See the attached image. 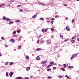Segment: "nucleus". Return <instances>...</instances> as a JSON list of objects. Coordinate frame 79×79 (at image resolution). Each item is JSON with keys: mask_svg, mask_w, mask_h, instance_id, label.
Segmentation results:
<instances>
[{"mask_svg": "<svg viewBox=\"0 0 79 79\" xmlns=\"http://www.w3.org/2000/svg\"><path fill=\"white\" fill-rule=\"evenodd\" d=\"M46 42H47V44L48 45H50V42H51V40H48L46 41Z\"/></svg>", "mask_w": 79, "mask_h": 79, "instance_id": "f257e3e1", "label": "nucleus"}, {"mask_svg": "<svg viewBox=\"0 0 79 79\" xmlns=\"http://www.w3.org/2000/svg\"><path fill=\"white\" fill-rule=\"evenodd\" d=\"M37 13H36V15H35L32 17V18H33V19H35V18L37 17Z\"/></svg>", "mask_w": 79, "mask_h": 79, "instance_id": "f03ea898", "label": "nucleus"}, {"mask_svg": "<svg viewBox=\"0 0 79 79\" xmlns=\"http://www.w3.org/2000/svg\"><path fill=\"white\" fill-rule=\"evenodd\" d=\"M13 73L12 72H10L9 73V75L10 77H12V76H13Z\"/></svg>", "mask_w": 79, "mask_h": 79, "instance_id": "7ed1b4c3", "label": "nucleus"}, {"mask_svg": "<svg viewBox=\"0 0 79 79\" xmlns=\"http://www.w3.org/2000/svg\"><path fill=\"white\" fill-rule=\"evenodd\" d=\"M77 55V54H75L73 55L72 57L73 58H74L75 56H76Z\"/></svg>", "mask_w": 79, "mask_h": 79, "instance_id": "20e7f679", "label": "nucleus"}, {"mask_svg": "<svg viewBox=\"0 0 79 79\" xmlns=\"http://www.w3.org/2000/svg\"><path fill=\"white\" fill-rule=\"evenodd\" d=\"M66 29L68 31H69V28L68 26H67L66 27Z\"/></svg>", "mask_w": 79, "mask_h": 79, "instance_id": "39448f33", "label": "nucleus"}, {"mask_svg": "<svg viewBox=\"0 0 79 79\" xmlns=\"http://www.w3.org/2000/svg\"><path fill=\"white\" fill-rule=\"evenodd\" d=\"M47 60H46L45 61H43L41 62V64H45V63L47 62Z\"/></svg>", "mask_w": 79, "mask_h": 79, "instance_id": "423d86ee", "label": "nucleus"}, {"mask_svg": "<svg viewBox=\"0 0 79 79\" xmlns=\"http://www.w3.org/2000/svg\"><path fill=\"white\" fill-rule=\"evenodd\" d=\"M52 65V64L49 65L48 66L46 67V68H47V69H48V68H50V66H51Z\"/></svg>", "mask_w": 79, "mask_h": 79, "instance_id": "0eeeda50", "label": "nucleus"}, {"mask_svg": "<svg viewBox=\"0 0 79 79\" xmlns=\"http://www.w3.org/2000/svg\"><path fill=\"white\" fill-rule=\"evenodd\" d=\"M14 23V22L13 21H11V22H9V24H10V25L11 24H13Z\"/></svg>", "mask_w": 79, "mask_h": 79, "instance_id": "6e6552de", "label": "nucleus"}, {"mask_svg": "<svg viewBox=\"0 0 79 79\" xmlns=\"http://www.w3.org/2000/svg\"><path fill=\"white\" fill-rule=\"evenodd\" d=\"M11 41H12V42L13 43H14V42H15V40H14V39H11V40H10V42H11Z\"/></svg>", "mask_w": 79, "mask_h": 79, "instance_id": "1a4fd4ad", "label": "nucleus"}, {"mask_svg": "<svg viewBox=\"0 0 79 79\" xmlns=\"http://www.w3.org/2000/svg\"><path fill=\"white\" fill-rule=\"evenodd\" d=\"M5 4H2L0 5V6L1 7H2V6H5Z\"/></svg>", "mask_w": 79, "mask_h": 79, "instance_id": "9d476101", "label": "nucleus"}, {"mask_svg": "<svg viewBox=\"0 0 79 79\" xmlns=\"http://www.w3.org/2000/svg\"><path fill=\"white\" fill-rule=\"evenodd\" d=\"M30 69V67H28L26 69L27 71H29Z\"/></svg>", "mask_w": 79, "mask_h": 79, "instance_id": "9b49d317", "label": "nucleus"}, {"mask_svg": "<svg viewBox=\"0 0 79 79\" xmlns=\"http://www.w3.org/2000/svg\"><path fill=\"white\" fill-rule=\"evenodd\" d=\"M6 21H10V19L9 18H6Z\"/></svg>", "mask_w": 79, "mask_h": 79, "instance_id": "f8f14e48", "label": "nucleus"}, {"mask_svg": "<svg viewBox=\"0 0 79 79\" xmlns=\"http://www.w3.org/2000/svg\"><path fill=\"white\" fill-rule=\"evenodd\" d=\"M22 78H23L22 77H17V79H22Z\"/></svg>", "mask_w": 79, "mask_h": 79, "instance_id": "ddd939ff", "label": "nucleus"}, {"mask_svg": "<svg viewBox=\"0 0 79 79\" xmlns=\"http://www.w3.org/2000/svg\"><path fill=\"white\" fill-rule=\"evenodd\" d=\"M40 5H45V4L44 3H40Z\"/></svg>", "mask_w": 79, "mask_h": 79, "instance_id": "4468645a", "label": "nucleus"}, {"mask_svg": "<svg viewBox=\"0 0 79 79\" xmlns=\"http://www.w3.org/2000/svg\"><path fill=\"white\" fill-rule=\"evenodd\" d=\"M40 59V58L39 57V56H38L37 57H36V60H39V59Z\"/></svg>", "mask_w": 79, "mask_h": 79, "instance_id": "2eb2a0df", "label": "nucleus"}, {"mask_svg": "<svg viewBox=\"0 0 79 79\" xmlns=\"http://www.w3.org/2000/svg\"><path fill=\"white\" fill-rule=\"evenodd\" d=\"M69 68L70 69H71V68H73V66H69Z\"/></svg>", "mask_w": 79, "mask_h": 79, "instance_id": "dca6fc26", "label": "nucleus"}, {"mask_svg": "<svg viewBox=\"0 0 79 79\" xmlns=\"http://www.w3.org/2000/svg\"><path fill=\"white\" fill-rule=\"evenodd\" d=\"M13 37H18V35H13Z\"/></svg>", "mask_w": 79, "mask_h": 79, "instance_id": "f3484780", "label": "nucleus"}, {"mask_svg": "<svg viewBox=\"0 0 79 79\" xmlns=\"http://www.w3.org/2000/svg\"><path fill=\"white\" fill-rule=\"evenodd\" d=\"M40 20H42V21H43V20H44V19L42 18H40Z\"/></svg>", "mask_w": 79, "mask_h": 79, "instance_id": "a211bd4d", "label": "nucleus"}, {"mask_svg": "<svg viewBox=\"0 0 79 79\" xmlns=\"http://www.w3.org/2000/svg\"><path fill=\"white\" fill-rule=\"evenodd\" d=\"M8 63H9V62H7L5 63V65H8Z\"/></svg>", "mask_w": 79, "mask_h": 79, "instance_id": "6ab92c4d", "label": "nucleus"}, {"mask_svg": "<svg viewBox=\"0 0 79 79\" xmlns=\"http://www.w3.org/2000/svg\"><path fill=\"white\" fill-rule=\"evenodd\" d=\"M42 31L43 32H45V29L44 28L42 29Z\"/></svg>", "mask_w": 79, "mask_h": 79, "instance_id": "aec40b11", "label": "nucleus"}, {"mask_svg": "<svg viewBox=\"0 0 79 79\" xmlns=\"http://www.w3.org/2000/svg\"><path fill=\"white\" fill-rule=\"evenodd\" d=\"M63 66H64V68H65L66 67V64H64L63 65Z\"/></svg>", "mask_w": 79, "mask_h": 79, "instance_id": "412c9836", "label": "nucleus"}, {"mask_svg": "<svg viewBox=\"0 0 79 79\" xmlns=\"http://www.w3.org/2000/svg\"><path fill=\"white\" fill-rule=\"evenodd\" d=\"M20 6H21V5H17V8H19V7H20Z\"/></svg>", "mask_w": 79, "mask_h": 79, "instance_id": "4be33fe9", "label": "nucleus"}, {"mask_svg": "<svg viewBox=\"0 0 79 79\" xmlns=\"http://www.w3.org/2000/svg\"><path fill=\"white\" fill-rule=\"evenodd\" d=\"M71 42H72V43H74V42H75V41L73 40H71Z\"/></svg>", "mask_w": 79, "mask_h": 79, "instance_id": "5701e85b", "label": "nucleus"}, {"mask_svg": "<svg viewBox=\"0 0 79 79\" xmlns=\"http://www.w3.org/2000/svg\"><path fill=\"white\" fill-rule=\"evenodd\" d=\"M18 33H20L21 32V31L19 30H18L17 31Z\"/></svg>", "mask_w": 79, "mask_h": 79, "instance_id": "b1692460", "label": "nucleus"}, {"mask_svg": "<svg viewBox=\"0 0 79 79\" xmlns=\"http://www.w3.org/2000/svg\"><path fill=\"white\" fill-rule=\"evenodd\" d=\"M16 33V31H13V34H15Z\"/></svg>", "mask_w": 79, "mask_h": 79, "instance_id": "393cba45", "label": "nucleus"}, {"mask_svg": "<svg viewBox=\"0 0 79 79\" xmlns=\"http://www.w3.org/2000/svg\"><path fill=\"white\" fill-rule=\"evenodd\" d=\"M40 50H41L40 48H38L36 49V50L37 51H39Z\"/></svg>", "mask_w": 79, "mask_h": 79, "instance_id": "a878e982", "label": "nucleus"}, {"mask_svg": "<svg viewBox=\"0 0 79 79\" xmlns=\"http://www.w3.org/2000/svg\"><path fill=\"white\" fill-rule=\"evenodd\" d=\"M51 77H51V76H48V77L47 78L48 79H51Z\"/></svg>", "mask_w": 79, "mask_h": 79, "instance_id": "bb28decb", "label": "nucleus"}, {"mask_svg": "<svg viewBox=\"0 0 79 79\" xmlns=\"http://www.w3.org/2000/svg\"><path fill=\"white\" fill-rule=\"evenodd\" d=\"M51 31H54V29H53V27H52L51 29Z\"/></svg>", "mask_w": 79, "mask_h": 79, "instance_id": "cd10ccee", "label": "nucleus"}, {"mask_svg": "<svg viewBox=\"0 0 79 79\" xmlns=\"http://www.w3.org/2000/svg\"><path fill=\"white\" fill-rule=\"evenodd\" d=\"M19 21H20V20H16V23H19Z\"/></svg>", "mask_w": 79, "mask_h": 79, "instance_id": "c85d7f7f", "label": "nucleus"}, {"mask_svg": "<svg viewBox=\"0 0 79 79\" xmlns=\"http://www.w3.org/2000/svg\"><path fill=\"white\" fill-rule=\"evenodd\" d=\"M68 40H69V39H68V38L65 39L64 40V42H66L67 41H68Z\"/></svg>", "mask_w": 79, "mask_h": 79, "instance_id": "c756f323", "label": "nucleus"}, {"mask_svg": "<svg viewBox=\"0 0 79 79\" xmlns=\"http://www.w3.org/2000/svg\"><path fill=\"white\" fill-rule=\"evenodd\" d=\"M61 69L62 70V71H65V69L63 68H61Z\"/></svg>", "mask_w": 79, "mask_h": 79, "instance_id": "7c9ffc66", "label": "nucleus"}, {"mask_svg": "<svg viewBox=\"0 0 79 79\" xmlns=\"http://www.w3.org/2000/svg\"><path fill=\"white\" fill-rule=\"evenodd\" d=\"M18 49H21V46H19L18 47Z\"/></svg>", "mask_w": 79, "mask_h": 79, "instance_id": "2f4dec72", "label": "nucleus"}, {"mask_svg": "<svg viewBox=\"0 0 79 79\" xmlns=\"http://www.w3.org/2000/svg\"><path fill=\"white\" fill-rule=\"evenodd\" d=\"M52 70V69H47V71H51Z\"/></svg>", "mask_w": 79, "mask_h": 79, "instance_id": "473e14b6", "label": "nucleus"}, {"mask_svg": "<svg viewBox=\"0 0 79 79\" xmlns=\"http://www.w3.org/2000/svg\"><path fill=\"white\" fill-rule=\"evenodd\" d=\"M26 58L27 59V60H29V56H27L26 57Z\"/></svg>", "mask_w": 79, "mask_h": 79, "instance_id": "72a5a7b5", "label": "nucleus"}, {"mask_svg": "<svg viewBox=\"0 0 79 79\" xmlns=\"http://www.w3.org/2000/svg\"><path fill=\"white\" fill-rule=\"evenodd\" d=\"M76 36H73V37H72V40H73V39H75V38H76Z\"/></svg>", "mask_w": 79, "mask_h": 79, "instance_id": "f704fd0d", "label": "nucleus"}, {"mask_svg": "<svg viewBox=\"0 0 79 79\" xmlns=\"http://www.w3.org/2000/svg\"><path fill=\"white\" fill-rule=\"evenodd\" d=\"M6 17H5V16H4L3 17V19H4V20H5V19L6 20Z\"/></svg>", "mask_w": 79, "mask_h": 79, "instance_id": "c9c22d12", "label": "nucleus"}, {"mask_svg": "<svg viewBox=\"0 0 79 79\" xmlns=\"http://www.w3.org/2000/svg\"><path fill=\"white\" fill-rule=\"evenodd\" d=\"M47 31H48V29L46 28L45 29V30H44V31L45 32H47Z\"/></svg>", "mask_w": 79, "mask_h": 79, "instance_id": "e433bc0d", "label": "nucleus"}, {"mask_svg": "<svg viewBox=\"0 0 79 79\" xmlns=\"http://www.w3.org/2000/svg\"><path fill=\"white\" fill-rule=\"evenodd\" d=\"M75 20V19H73L72 21V23H74V20Z\"/></svg>", "mask_w": 79, "mask_h": 79, "instance_id": "4c0bfd02", "label": "nucleus"}, {"mask_svg": "<svg viewBox=\"0 0 79 79\" xmlns=\"http://www.w3.org/2000/svg\"><path fill=\"white\" fill-rule=\"evenodd\" d=\"M6 76H8V72H6Z\"/></svg>", "mask_w": 79, "mask_h": 79, "instance_id": "58836bf2", "label": "nucleus"}, {"mask_svg": "<svg viewBox=\"0 0 79 79\" xmlns=\"http://www.w3.org/2000/svg\"><path fill=\"white\" fill-rule=\"evenodd\" d=\"M23 79H29V77H26L25 78H23Z\"/></svg>", "mask_w": 79, "mask_h": 79, "instance_id": "ea45409f", "label": "nucleus"}, {"mask_svg": "<svg viewBox=\"0 0 79 79\" xmlns=\"http://www.w3.org/2000/svg\"><path fill=\"white\" fill-rule=\"evenodd\" d=\"M63 76H61V75H59V78H62V77Z\"/></svg>", "mask_w": 79, "mask_h": 79, "instance_id": "a19ab883", "label": "nucleus"}, {"mask_svg": "<svg viewBox=\"0 0 79 79\" xmlns=\"http://www.w3.org/2000/svg\"><path fill=\"white\" fill-rule=\"evenodd\" d=\"M49 63L50 64H53L54 62L53 61H52V62H49Z\"/></svg>", "mask_w": 79, "mask_h": 79, "instance_id": "79ce46f5", "label": "nucleus"}, {"mask_svg": "<svg viewBox=\"0 0 79 79\" xmlns=\"http://www.w3.org/2000/svg\"><path fill=\"white\" fill-rule=\"evenodd\" d=\"M13 64V62H10V65H12Z\"/></svg>", "mask_w": 79, "mask_h": 79, "instance_id": "37998d69", "label": "nucleus"}, {"mask_svg": "<svg viewBox=\"0 0 79 79\" xmlns=\"http://www.w3.org/2000/svg\"><path fill=\"white\" fill-rule=\"evenodd\" d=\"M53 68L54 69H56V67H53Z\"/></svg>", "mask_w": 79, "mask_h": 79, "instance_id": "c03bdc74", "label": "nucleus"}, {"mask_svg": "<svg viewBox=\"0 0 79 79\" xmlns=\"http://www.w3.org/2000/svg\"><path fill=\"white\" fill-rule=\"evenodd\" d=\"M59 16H58V15H56L55 16V18H58Z\"/></svg>", "mask_w": 79, "mask_h": 79, "instance_id": "a18cd8bd", "label": "nucleus"}, {"mask_svg": "<svg viewBox=\"0 0 79 79\" xmlns=\"http://www.w3.org/2000/svg\"><path fill=\"white\" fill-rule=\"evenodd\" d=\"M51 20H52V21H54V20H55V19L54 18H52L51 19Z\"/></svg>", "mask_w": 79, "mask_h": 79, "instance_id": "49530a36", "label": "nucleus"}, {"mask_svg": "<svg viewBox=\"0 0 79 79\" xmlns=\"http://www.w3.org/2000/svg\"><path fill=\"white\" fill-rule=\"evenodd\" d=\"M60 36L61 37H62V38H63V36L61 35H60Z\"/></svg>", "mask_w": 79, "mask_h": 79, "instance_id": "de8ad7c7", "label": "nucleus"}, {"mask_svg": "<svg viewBox=\"0 0 79 79\" xmlns=\"http://www.w3.org/2000/svg\"><path fill=\"white\" fill-rule=\"evenodd\" d=\"M65 77H67V78L69 77L68 76V75H66Z\"/></svg>", "mask_w": 79, "mask_h": 79, "instance_id": "09e8293b", "label": "nucleus"}, {"mask_svg": "<svg viewBox=\"0 0 79 79\" xmlns=\"http://www.w3.org/2000/svg\"><path fill=\"white\" fill-rule=\"evenodd\" d=\"M64 5L65 6H67V5L66 4H64Z\"/></svg>", "mask_w": 79, "mask_h": 79, "instance_id": "8fccbe9b", "label": "nucleus"}, {"mask_svg": "<svg viewBox=\"0 0 79 79\" xmlns=\"http://www.w3.org/2000/svg\"><path fill=\"white\" fill-rule=\"evenodd\" d=\"M19 11H20V12H23V10H22V9H20L19 10Z\"/></svg>", "mask_w": 79, "mask_h": 79, "instance_id": "3c124183", "label": "nucleus"}, {"mask_svg": "<svg viewBox=\"0 0 79 79\" xmlns=\"http://www.w3.org/2000/svg\"><path fill=\"white\" fill-rule=\"evenodd\" d=\"M51 37V39L53 38V35H52Z\"/></svg>", "mask_w": 79, "mask_h": 79, "instance_id": "603ef678", "label": "nucleus"}, {"mask_svg": "<svg viewBox=\"0 0 79 79\" xmlns=\"http://www.w3.org/2000/svg\"><path fill=\"white\" fill-rule=\"evenodd\" d=\"M65 19H66V20H67V19H68V17H65Z\"/></svg>", "mask_w": 79, "mask_h": 79, "instance_id": "864d4df0", "label": "nucleus"}, {"mask_svg": "<svg viewBox=\"0 0 79 79\" xmlns=\"http://www.w3.org/2000/svg\"><path fill=\"white\" fill-rule=\"evenodd\" d=\"M47 22H48V23H50V20H47L46 21Z\"/></svg>", "mask_w": 79, "mask_h": 79, "instance_id": "5fc2aeb1", "label": "nucleus"}, {"mask_svg": "<svg viewBox=\"0 0 79 79\" xmlns=\"http://www.w3.org/2000/svg\"><path fill=\"white\" fill-rule=\"evenodd\" d=\"M1 39H2V40H4V38L3 37H1Z\"/></svg>", "mask_w": 79, "mask_h": 79, "instance_id": "6e6d98bb", "label": "nucleus"}, {"mask_svg": "<svg viewBox=\"0 0 79 79\" xmlns=\"http://www.w3.org/2000/svg\"><path fill=\"white\" fill-rule=\"evenodd\" d=\"M41 43H43V44H44V41H41Z\"/></svg>", "mask_w": 79, "mask_h": 79, "instance_id": "4d7b16f0", "label": "nucleus"}, {"mask_svg": "<svg viewBox=\"0 0 79 79\" xmlns=\"http://www.w3.org/2000/svg\"><path fill=\"white\" fill-rule=\"evenodd\" d=\"M39 40H38V41H37V43L38 44L39 43Z\"/></svg>", "mask_w": 79, "mask_h": 79, "instance_id": "13d9d810", "label": "nucleus"}, {"mask_svg": "<svg viewBox=\"0 0 79 79\" xmlns=\"http://www.w3.org/2000/svg\"><path fill=\"white\" fill-rule=\"evenodd\" d=\"M51 23H52V24H53V21H51Z\"/></svg>", "mask_w": 79, "mask_h": 79, "instance_id": "bf43d9fd", "label": "nucleus"}, {"mask_svg": "<svg viewBox=\"0 0 79 79\" xmlns=\"http://www.w3.org/2000/svg\"><path fill=\"white\" fill-rule=\"evenodd\" d=\"M53 65H56V64L55 63L53 64Z\"/></svg>", "mask_w": 79, "mask_h": 79, "instance_id": "052dcab7", "label": "nucleus"}, {"mask_svg": "<svg viewBox=\"0 0 79 79\" xmlns=\"http://www.w3.org/2000/svg\"><path fill=\"white\" fill-rule=\"evenodd\" d=\"M41 35H42V34H41L39 35V36L40 37H41Z\"/></svg>", "mask_w": 79, "mask_h": 79, "instance_id": "680f3d73", "label": "nucleus"}, {"mask_svg": "<svg viewBox=\"0 0 79 79\" xmlns=\"http://www.w3.org/2000/svg\"><path fill=\"white\" fill-rule=\"evenodd\" d=\"M5 47H8V45H5Z\"/></svg>", "mask_w": 79, "mask_h": 79, "instance_id": "e2e57ef3", "label": "nucleus"}, {"mask_svg": "<svg viewBox=\"0 0 79 79\" xmlns=\"http://www.w3.org/2000/svg\"><path fill=\"white\" fill-rule=\"evenodd\" d=\"M24 10V11H27H27H27V10Z\"/></svg>", "mask_w": 79, "mask_h": 79, "instance_id": "0e129e2a", "label": "nucleus"}, {"mask_svg": "<svg viewBox=\"0 0 79 79\" xmlns=\"http://www.w3.org/2000/svg\"><path fill=\"white\" fill-rule=\"evenodd\" d=\"M21 38H20V37H19V40H21Z\"/></svg>", "mask_w": 79, "mask_h": 79, "instance_id": "69168bd1", "label": "nucleus"}, {"mask_svg": "<svg viewBox=\"0 0 79 79\" xmlns=\"http://www.w3.org/2000/svg\"><path fill=\"white\" fill-rule=\"evenodd\" d=\"M46 19H49V18H46Z\"/></svg>", "mask_w": 79, "mask_h": 79, "instance_id": "338daca9", "label": "nucleus"}, {"mask_svg": "<svg viewBox=\"0 0 79 79\" xmlns=\"http://www.w3.org/2000/svg\"><path fill=\"white\" fill-rule=\"evenodd\" d=\"M77 40L78 41H79V38H77Z\"/></svg>", "mask_w": 79, "mask_h": 79, "instance_id": "774afa93", "label": "nucleus"}]
</instances>
